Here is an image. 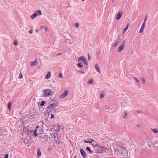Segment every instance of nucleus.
I'll list each match as a JSON object with an SVG mask.
<instances>
[{"label": "nucleus", "instance_id": "1", "mask_svg": "<svg viewBox=\"0 0 158 158\" xmlns=\"http://www.w3.org/2000/svg\"><path fill=\"white\" fill-rule=\"evenodd\" d=\"M44 94L42 95L43 97L47 98L51 96L52 94V91L49 89H45L43 90Z\"/></svg>", "mask_w": 158, "mask_h": 158}, {"label": "nucleus", "instance_id": "2", "mask_svg": "<svg viewBox=\"0 0 158 158\" xmlns=\"http://www.w3.org/2000/svg\"><path fill=\"white\" fill-rule=\"evenodd\" d=\"M121 155V157L122 158H127L128 156V153L125 147H124L122 148V149L120 150Z\"/></svg>", "mask_w": 158, "mask_h": 158}, {"label": "nucleus", "instance_id": "3", "mask_svg": "<svg viewBox=\"0 0 158 158\" xmlns=\"http://www.w3.org/2000/svg\"><path fill=\"white\" fill-rule=\"evenodd\" d=\"M125 41H124L123 43L119 46L117 51L118 53H120L124 48L125 47Z\"/></svg>", "mask_w": 158, "mask_h": 158}, {"label": "nucleus", "instance_id": "4", "mask_svg": "<svg viewBox=\"0 0 158 158\" xmlns=\"http://www.w3.org/2000/svg\"><path fill=\"white\" fill-rule=\"evenodd\" d=\"M83 141L85 143H91L93 146L94 145L96 146L97 145H98V144L97 143L94 144V143H92V141H94V140L92 139H88L86 140H84Z\"/></svg>", "mask_w": 158, "mask_h": 158}, {"label": "nucleus", "instance_id": "5", "mask_svg": "<svg viewBox=\"0 0 158 158\" xmlns=\"http://www.w3.org/2000/svg\"><path fill=\"white\" fill-rule=\"evenodd\" d=\"M58 106V104L53 103L51 104L50 105H49L47 107V108L48 109H51V108H52L56 107Z\"/></svg>", "mask_w": 158, "mask_h": 158}, {"label": "nucleus", "instance_id": "6", "mask_svg": "<svg viewBox=\"0 0 158 158\" xmlns=\"http://www.w3.org/2000/svg\"><path fill=\"white\" fill-rule=\"evenodd\" d=\"M80 152L82 156L84 158H86L87 156V155L86 153L83 149H81L80 150Z\"/></svg>", "mask_w": 158, "mask_h": 158}, {"label": "nucleus", "instance_id": "7", "mask_svg": "<svg viewBox=\"0 0 158 158\" xmlns=\"http://www.w3.org/2000/svg\"><path fill=\"white\" fill-rule=\"evenodd\" d=\"M68 94V91L65 90L60 95V97L61 98H64Z\"/></svg>", "mask_w": 158, "mask_h": 158}, {"label": "nucleus", "instance_id": "8", "mask_svg": "<svg viewBox=\"0 0 158 158\" xmlns=\"http://www.w3.org/2000/svg\"><path fill=\"white\" fill-rule=\"evenodd\" d=\"M50 135L51 136V137H53V138H54V139H55V141L56 142V143H60V141H59L58 142H57L58 141V138L57 137H56L53 134V133H52V134H50Z\"/></svg>", "mask_w": 158, "mask_h": 158}, {"label": "nucleus", "instance_id": "9", "mask_svg": "<svg viewBox=\"0 0 158 158\" xmlns=\"http://www.w3.org/2000/svg\"><path fill=\"white\" fill-rule=\"evenodd\" d=\"M122 13L121 12H119L117 16H116V19L117 20H118L120 18L122 17Z\"/></svg>", "mask_w": 158, "mask_h": 158}, {"label": "nucleus", "instance_id": "10", "mask_svg": "<svg viewBox=\"0 0 158 158\" xmlns=\"http://www.w3.org/2000/svg\"><path fill=\"white\" fill-rule=\"evenodd\" d=\"M144 23H143L139 31V33H141L143 32L144 28L145 26Z\"/></svg>", "mask_w": 158, "mask_h": 158}, {"label": "nucleus", "instance_id": "11", "mask_svg": "<svg viewBox=\"0 0 158 158\" xmlns=\"http://www.w3.org/2000/svg\"><path fill=\"white\" fill-rule=\"evenodd\" d=\"M94 68H95V69H96V70L99 73H100V70L99 69V67L98 66V64H95V66H94Z\"/></svg>", "mask_w": 158, "mask_h": 158}, {"label": "nucleus", "instance_id": "12", "mask_svg": "<svg viewBox=\"0 0 158 158\" xmlns=\"http://www.w3.org/2000/svg\"><path fill=\"white\" fill-rule=\"evenodd\" d=\"M51 76V74L50 72H48L47 73V74L46 75V76L45 77V78L46 79H49Z\"/></svg>", "mask_w": 158, "mask_h": 158}, {"label": "nucleus", "instance_id": "13", "mask_svg": "<svg viewBox=\"0 0 158 158\" xmlns=\"http://www.w3.org/2000/svg\"><path fill=\"white\" fill-rule=\"evenodd\" d=\"M41 152L40 150H38L37 151V157L38 158H39L41 155Z\"/></svg>", "mask_w": 158, "mask_h": 158}, {"label": "nucleus", "instance_id": "14", "mask_svg": "<svg viewBox=\"0 0 158 158\" xmlns=\"http://www.w3.org/2000/svg\"><path fill=\"white\" fill-rule=\"evenodd\" d=\"M37 64V61L36 60H35L34 61L31 63V66H33L34 65H36Z\"/></svg>", "mask_w": 158, "mask_h": 158}, {"label": "nucleus", "instance_id": "15", "mask_svg": "<svg viewBox=\"0 0 158 158\" xmlns=\"http://www.w3.org/2000/svg\"><path fill=\"white\" fill-rule=\"evenodd\" d=\"M37 16V14L36 13H34L31 16V19H34Z\"/></svg>", "mask_w": 158, "mask_h": 158}, {"label": "nucleus", "instance_id": "16", "mask_svg": "<svg viewBox=\"0 0 158 158\" xmlns=\"http://www.w3.org/2000/svg\"><path fill=\"white\" fill-rule=\"evenodd\" d=\"M84 57L83 56H81L78 58L77 61L79 62H81V61H83V59Z\"/></svg>", "mask_w": 158, "mask_h": 158}, {"label": "nucleus", "instance_id": "17", "mask_svg": "<svg viewBox=\"0 0 158 158\" xmlns=\"http://www.w3.org/2000/svg\"><path fill=\"white\" fill-rule=\"evenodd\" d=\"M35 13L37 14V15H41V11L40 10H37Z\"/></svg>", "mask_w": 158, "mask_h": 158}, {"label": "nucleus", "instance_id": "18", "mask_svg": "<svg viewBox=\"0 0 158 158\" xmlns=\"http://www.w3.org/2000/svg\"><path fill=\"white\" fill-rule=\"evenodd\" d=\"M151 131L155 133H157L158 132V130L156 129H151Z\"/></svg>", "mask_w": 158, "mask_h": 158}, {"label": "nucleus", "instance_id": "19", "mask_svg": "<svg viewBox=\"0 0 158 158\" xmlns=\"http://www.w3.org/2000/svg\"><path fill=\"white\" fill-rule=\"evenodd\" d=\"M86 149L87 150L89 151V152H90L92 154L93 153V152H92V151L91 150L88 146L86 147Z\"/></svg>", "mask_w": 158, "mask_h": 158}, {"label": "nucleus", "instance_id": "20", "mask_svg": "<svg viewBox=\"0 0 158 158\" xmlns=\"http://www.w3.org/2000/svg\"><path fill=\"white\" fill-rule=\"evenodd\" d=\"M11 102H9L8 104V107L9 110L11 109Z\"/></svg>", "mask_w": 158, "mask_h": 158}, {"label": "nucleus", "instance_id": "21", "mask_svg": "<svg viewBox=\"0 0 158 158\" xmlns=\"http://www.w3.org/2000/svg\"><path fill=\"white\" fill-rule=\"evenodd\" d=\"M128 25H127L124 29L123 34L125 33L126 31L128 29Z\"/></svg>", "mask_w": 158, "mask_h": 158}, {"label": "nucleus", "instance_id": "22", "mask_svg": "<svg viewBox=\"0 0 158 158\" xmlns=\"http://www.w3.org/2000/svg\"><path fill=\"white\" fill-rule=\"evenodd\" d=\"M83 63L84 64H85L86 65H87L88 64L87 62L85 59V58L83 59Z\"/></svg>", "mask_w": 158, "mask_h": 158}, {"label": "nucleus", "instance_id": "23", "mask_svg": "<svg viewBox=\"0 0 158 158\" xmlns=\"http://www.w3.org/2000/svg\"><path fill=\"white\" fill-rule=\"evenodd\" d=\"M93 80H90L88 81L87 83L89 84H91L93 83Z\"/></svg>", "mask_w": 158, "mask_h": 158}, {"label": "nucleus", "instance_id": "24", "mask_svg": "<svg viewBox=\"0 0 158 158\" xmlns=\"http://www.w3.org/2000/svg\"><path fill=\"white\" fill-rule=\"evenodd\" d=\"M119 42H120V41L116 42L114 44L113 47H115L116 46L118 45V44Z\"/></svg>", "mask_w": 158, "mask_h": 158}, {"label": "nucleus", "instance_id": "25", "mask_svg": "<svg viewBox=\"0 0 158 158\" xmlns=\"http://www.w3.org/2000/svg\"><path fill=\"white\" fill-rule=\"evenodd\" d=\"M35 114H33L29 115V117L30 118L32 119L35 117Z\"/></svg>", "mask_w": 158, "mask_h": 158}, {"label": "nucleus", "instance_id": "26", "mask_svg": "<svg viewBox=\"0 0 158 158\" xmlns=\"http://www.w3.org/2000/svg\"><path fill=\"white\" fill-rule=\"evenodd\" d=\"M104 96V94L103 93H102L100 95V98L101 99H102Z\"/></svg>", "mask_w": 158, "mask_h": 158}, {"label": "nucleus", "instance_id": "27", "mask_svg": "<svg viewBox=\"0 0 158 158\" xmlns=\"http://www.w3.org/2000/svg\"><path fill=\"white\" fill-rule=\"evenodd\" d=\"M77 65L80 68H81L83 67V65L81 64V63H79L77 64Z\"/></svg>", "mask_w": 158, "mask_h": 158}, {"label": "nucleus", "instance_id": "28", "mask_svg": "<svg viewBox=\"0 0 158 158\" xmlns=\"http://www.w3.org/2000/svg\"><path fill=\"white\" fill-rule=\"evenodd\" d=\"M45 103V102L44 101H42L41 102V103L40 105L41 106H44V104Z\"/></svg>", "mask_w": 158, "mask_h": 158}, {"label": "nucleus", "instance_id": "29", "mask_svg": "<svg viewBox=\"0 0 158 158\" xmlns=\"http://www.w3.org/2000/svg\"><path fill=\"white\" fill-rule=\"evenodd\" d=\"M141 78V80L143 82V84H145V81L144 78L143 77H142Z\"/></svg>", "mask_w": 158, "mask_h": 158}, {"label": "nucleus", "instance_id": "30", "mask_svg": "<svg viewBox=\"0 0 158 158\" xmlns=\"http://www.w3.org/2000/svg\"><path fill=\"white\" fill-rule=\"evenodd\" d=\"M23 77L22 74L20 73L19 77V78L20 79H22Z\"/></svg>", "mask_w": 158, "mask_h": 158}, {"label": "nucleus", "instance_id": "31", "mask_svg": "<svg viewBox=\"0 0 158 158\" xmlns=\"http://www.w3.org/2000/svg\"><path fill=\"white\" fill-rule=\"evenodd\" d=\"M74 26L76 28H77L79 27V24L77 23H76L74 24Z\"/></svg>", "mask_w": 158, "mask_h": 158}, {"label": "nucleus", "instance_id": "32", "mask_svg": "<svg viewBox=\"0 0 158 158\" xmlns=\"http://www.w3.org/2000/svg\"><path fill=\"white\" fill-rule=\"evenodd\" d=\"M60 126H59L58 127V129H56L55 130V131H56V132H58L60 131Z\"/></svg>", "mask_w": 158, "mask_h": 158}, {"label": "nucleus", "instance_id": "33", "mask_svg": "<svg viewBox=\"0 0 158 158\" xmlns=\"http://www.w3.org/2000/svg\"><path fill=\"white\" fill-rule=\"evenodd\" d=\"M127 115V113L125 112L123 118H126Z\"/></svg>", "mask_w": 158, "mask_h": 158}, {"label": "nucleus", "instance_id": "34", "mask_svg": "<svg viewBox=\"0 0 158 158\" xmlns=\"http://www.w3.org/2000/svg\"><path fill=\"white\" fill-rule=\"evenodd\" d=\"M147 16L146 15V17H145V18L144 19V21L143 23H144V24H145V22L147 20Z\"/></svg>", "mask_w": 158, "mask_h": 158}, {"label": "nucleus", "instance_id": "35", "mask_svg": "<svg viewBox=\"0 0 158 158\" xmlns=\"http://www.w3.org/2000/svg\"><path fill=\"white\" fill-rule=\"evenodd\" d=\"M13 44L15 45H18V43L17 42H16L15 41L14 42V43H13Z\"/></svg>", "mask_w": 158, "mask_h": 158}, {"label": "nucleus", "instance_id": "36", "mask_svg": "<svg viewBox=\"0 0 158 158\" xmlns=\"http://www.w3.org/2000/svg\"><path fill=\"white\" fill-rule=\"evenodd\" d=\"M59 77L60 78H62L63 77V75L61 73H60L59 74Z\"/></svg>", "mask_w": 158, "mask_h": 158}, {"label": "nucleus", "instance_id": "37", "mask_svg": "<svg viewBox=\"0 0 158 158\" xmlns=\"http://www.w3.org/2000/svg\"><path fill=\"white\" fill-rule=\"evenodd\" d=\"M36 130H35V131H34V134L35 135V136H37V134H36Z\"/></svg>", "mask_w": 158, "mask_h": 158}, {"label": "nucleus", "instance_id": "38", "mask_svg": "<svg viewBox=\"0 0 158 158\" xmlns=\"http://www.w3.org/2000/svg\"><path fill=\"white\" fill-rule=\"evenodd\" d=\"M54 118V115L53 114H51V119H52L53 118Z\"/></svg>", "mask_w": 158, "mask_h": 158}, {"label": "nucleus", "instance_id": "39", "mask_svg": "<svg viewBox=\"0 0 158 158\" xmlns=\"http://www.w3.org/2000/svg\"><path fill=\"white\" fill-rule=\"evenodd\" d=\"M88 59L89 60H90L91 59V57L89 56V53L88 54Z\"/></svg>", "mask_w": 158, "mask_h": 158}, {"label": "nucleus", "instance_id": "40", "mask_svg": "<svg viewBox=\"0 0 158 158\" xmlns=\"http://www.w3.org/2000/svg\"><path fill=\"white\" fill-rule=\"evenodd\" d=\"M134 78L135 79V80H136L137 82H138V83L139 82V81L138 80V79L136 78H135V77H134Z\"/></svg>", "mask_w": 158, "mask_h": 158}, {"label": "nucleus", "instance_id": "41", "mask_svg": "<svg viewBox=\"0 0 158 158\" xmlns=\"http://www.w3.org/2000/svg\"><path fill=\"white\" fill-rule=\"evenodd\" d=\"M8 154H6L5 155L4 158H8Z\"/></svg>", "mask_w": 158, "mask_h": 158}, {"label": "nucleus", "instance_id": "42", "mask_svg": "<svg viewBox=\"0 0 158 158\" xmlns=\"http://www.w3.org/2000/svg\"><path fill=\"white\" fill-rule=\"evenodd\" d=\"M78 71L79 72H80V73H82V74H84L85 73L84 72L82 71H81V70H79Z\"/></svg>", "mask_w": 158, "mask_h": 158}, {"label": "nucleus", "instance_id": "43", "mask_svg": "<svg viewBox=\"0 0 158 158\" xmlns=\"http://www.w3.org/2000/svg\"><path fill=\"white\" fill-rule=\"evenodd\" d=\"M29 33L30 34H32V30H30L29 31Z\"/></svg>", "mask_w": 158, "mask_h": 158}, {"label": "nucleus", "instance_id": "44", "mask_svg": "<svg viewBox=\"0 0 158 158\" xmlns=\"http://www.w3.org/2000/svg\"><path fill=\"white\" fill-rule=\"evenodd\" d=\"M2 130L1 129H0V136H1V134H2Z\"/></svg>", "mask_w": 158, "mask_h": 158}, {"label": "nucleus", "instance_id": "45", "mask_svg": "<svg viewBox=\"0 0 158 158\" xmlns=\"http://www.w3.org/2000/svg\"><path fill=\"white\" fill-rule=\"evenodd\" d=\"M44 28H45V31H47V30H48L47 27H45Z\"/></svg>", "mask_w": 158, "mask_h": 158}, {"label": "nucleus", "instance_id": "46", "mask_svg": "<svg viewBox=\"0 0 158 158\" xmlns=\"http://www.w3.org/2000/svg\"><path fill=\"white\" fill-rule=\"evenodd\" d=\"M44 27V26H41L40 27V29H43Z\"/></svg>", "mask_w": 158, "mask_h": 158}, {"label": "nucleus", "instance_id": "47", "mask_svg": "<svg viewBox=\"0 0 158 158\" xmlns=\"http://www.w3.org/2000/svg\"><path fill=\"white\" fill-rule=\"evenodd\" d=\"M137 112H138V113H141V112H140V111H137Z\"/></svg>", "mask_w": 158, "mask_h": 158}, {"label": "nucleus", "instance_id": "48", "mask_svg": "<svg viewBox=\"0 0 158 158\" xmlns=\"http://www.w3.org/2000/svg\"><path fill=\"white\" fill-rule=\"evenodd\" d=\"M35 31L36 32H37L38 31V30L37 29H36Z\"/></svg>", "mask_w": 158, "mask_h": 158}, {"label": "nucleus", "instance_id": "49", "mask_svg": "<svg viewBox=\"0 0 158 158\" xmlns=\"http://www.w3.org/2000/svg\"><path fill=\"white\" fill-rule=\"evenodd\" d=\"M85 0H82V1L84 2Z\"/></svg>", "mask_w": 158, "mask_h": 158}, {"label": "nucleus", "instance_id": "50", "mask_svg": "<svg viewBox=\"0 0 158 158\" xmlns=\"http://www.w3.org/2000/svg\"><path fill=\"white\" fill-rule=\"evenodd\" d=\"M75 158H76L75 157Z\"/></svg>", "mask_w": 158, "mask_h": 158}]
</instances>
